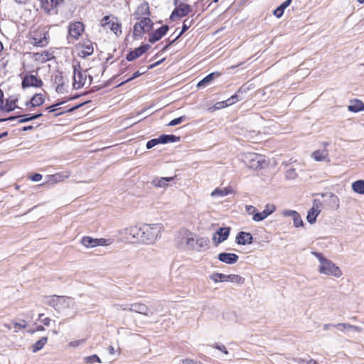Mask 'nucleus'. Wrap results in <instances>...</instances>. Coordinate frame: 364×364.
<instances>
[{"instance_id": "nucleus-36", "label": "nucleus", "mask_w": 364, "mask_h": 364, "mask_svg": "<svg viewBox=\"0 0 364 364\" xmlns=\"http://www.w3.org/2000/svg\"><path fill=\"white\" fill-rule=\"evenodd\" d=\"M48 341V337L44 336L32 345V351L36 353L41 350Z\"/></svg>"}, {"instance_id": "nucleus-15", "label": "nucleus", "mask_w": 364, "mask_h": 364, "mask_svg": "<svg viewBox=\"0 0 364 364\" xmlns=\"http://www.w3.org/2000/svg\"><path fill=\"white\" fill-rule=\"evenodd\" d=\"M275 206L273 204H267L262 212L257 213L252 216V220L255 222H259L267 218L275 210Z\"/></svg>"}, {"instance_id": "nucleus-12", "label": "nucleus", "mask_w": 364, "mask_h": 364, "mask_svg": "<svg viewBox=\"0 0 364 364\" xmlns=\"http://www.w3.org/2000/svg\"><path fill=\"white\" fill-rule=\"evenodd\" d=\"M53 82L55 85V91L58 93L63 94L65 92L64 85L66 82V80L63 76V73L61 72L57 71L54 75L53 76ZM68 82V80H67Z\"/></svg>"}, {"instance_id": "nucleus-31", "label": "nucleus", "mask_w": 364, "mask_h": 364, "mask_svg": "<svg viewBox=\"0 0 364 364\" xmlns=\"http://www.w3.org/2000/svg\"><path fill=\"white\" fill-rule=\"evenodd\" d=\"M161 144H167L169 142H177L180 141V137L173 134H162L159 136Z\"/></svg>"}, {"instance_id": "nucleus-39", "label": "nucleus", "mask_w": 364, "mask_h": 364, "mask_svg": "<svg viewBox=\"0 0 364 364\" xmlns=\"http://www.w3.org/2000/svg\"><path fill=\"white\" fill-rule=\"evenodd\" d=\"M228 282L242 284L245 282V278L238 274H228Z\"/></svg>"}, {"instance_id": "nucleus-51", "label": "nucleus", "mask_w": 364, "mask_h": 364, "mask_svg": "<svg viewBox=\"0 0 364 364\" xmlns=\"http://www.w3.org/2000/svg\"><path fill=\"white\" fill-rule=\"evenodd\" d=\"M186 116H181L178 118H176V119H173V120H171L168 124V126H171V127H173V126H176L177 124H181V122H183V121H185L186 119Z\"/></svg>"}, {"instance_id": "nucleus-11", "label": "nucleus", "mask_w": 364, "mask_h": 364, "mask_svg": "<svg viewBox=\"0 0 364 364\" xmlns=\"http://www.w3.org/2000/svg\"><path fill=\"white\" fill-rule=\"evenodd\" d=\"M31 43L40 47L47 46L48 43V33L47 32H34L31 37Z\"/></svg>"}, {"instance_id": "nucleus-40", "label": "nucleus", "mask_w": 364, "mask_h": 364, "mask_svg": "<svg viewBox=\"0 0 364 364\" xmlns=\"http://www.w3.org/2000/svg\"><path fill=\"white\" fill-rule=\"evenodd\" d=\"M49 181L53 183L63 181L65 178L68 177L67 175H64L63 173H55L54 175H51L49 176Z\"/></svg>"}, {"instance_id": "nucleus-49", "label": "nucleus", "mask_w": 364, "mask_h": 364, "mask_svg": "<svg viewBox=\"0 0 364 364\" xmlns=\"http://www.w3.org/2000/svg\"><path fill=\"white\" fill-rule=\"evenodd\" d=\"M297 176V173L294 168H289L285 173V177L288 180L294 179Z\"/></svg>"}, {"instance_id": "nucleus-64", "label": "nucleus", "mask_w": 364, "mask_h": 364, "mask_svg": "<svg viewBox=\"0 0 364 364\" xmlns=\"http://www.w3.org/2000/svg\"><path fill=\"white\" fill-rule=\"evenodd\" d=\"M42 175L40 173H35L31 177V179L33 181H40L42 179Z\"/></svg>"}, {"instance_id": "nucleus-19", "label": "nucleus", "mask_w": 364, "mask_h": 364, "mask_svg": "<svg viewBox=\"0 0 364 364\" xmlns=\"http://www.w3.org/2000/svg\"><path fill=\"white\" fill-rule=\"evenodd\" d=\"M235 242L240 245H250L253 242V237L250 232L241 231L237 233Z\"/></svg>"}, {"instance_id": "nucleus-42", "label": "nucleus", "mask_w": 364, "mask_h": 364, "mask_svg": "<svg viewBox=\"0 0 364 364\" xmlns=\"http://www.w3.org/2000/svg\"><path fill=\"white\" fill-rule=\"evenodd\" d=\"M210 279L215 282H228V274L214 273L210 276Z\"/></svg>"}, {"instance_id": "nucleus-22", "label": "nucleus", "mask_w": 364, "mask_h": 364, "mask_svg": "<svg viewBox=\"0 0 364 364\" xmlns=\"http://www.w3.org/2000/svg\"><path fill=\"white\" fill-rule=\"evenodd\" d=\"M218 259L223 263L232 264L237 262L239 257L235 253L221 252L218 255Z\"/></svg>"}, {"instance_id": "nucleus-1", "label": "nucleus", "mask_w": 364, "mask_h": 364, "mask_svg": "<svg viewBox=\"0 0 364 364\" xmlns=\"http://www.w3.org/2000/svg\"><path fill=\"white\" fill-rule=\"evenodd\" d=\"M311 253L318 259L320 262V265L318 267V272L320 274H326L328 276H333L337 278L342 275V272L340 268L331 260L325 258L321 253L316 252H312Z\"/></svg>"}, {"instance_id": "nucleus-7", "label": "nucleus", "mask_w": 364, "mask_h": 364, "mask_svg": "<svg viewBox=\"0 0 364 364\" xmlns=\"http://www.w3.org/2000/svg\"><path fill=\"white\" fill-rule=\"evenodd\" d=\"M73 87L75 90H78L85 85L87 79L85 70H82L79 63L73 65Z\"/></svg>"}, {"instance_id": "nucleus-62", "label": "nucleus", "mask_w": 364, "mask_h": 364, "mask_svg": "<svg viewBox=\"0 0 364 364\" xmlns=\"http://www.w3.org/2000/svg\"><path fill=\"white\" fill-rule=\"evenodd\" d=\"M115 306L117 309L129 311L130 304H116Z\"/></svg>"}, {"instance_id": "nucleus-28", "label": "nucleus", "mask_w": 364, "mask_h": 364, "mask_svg": "<svg viewBox=\"0 0 364 364\" xmlns=\"http://www.w3.org/2000/svg\"><path fill=\"white\" fill-rule=\"evenodd\" d=\"M44 97L42 94H36L33 96L29 102H27L26 105H31V107H37L43 105L44 103Z\"/></svg>"}, {"instance_id": "nucleus-43", "label": "nucleus", "mask_w": 364, "mask_h": 364, "mask_svg": "<svg viewBox=\"0 0 364 364\" xmlns=\"http://www.w3.org/2000/svg\"><path fill=\"white\" fill-rule=\"evenodd\" d=\"M94 49L92 43H89L87 44L84 45V50H82V56L87 57L91 55L93 53Z\"/></svg>"}, {"instance_id": "nucleus-29", "label": "nucleus", "mask_w": 364, "mask_h": 364, "mask_svg": "<svg viewBox=\"0 0 364 364\" xmlns=\"http://www.w3.org/2000/svg\"><path fill=\"white\" fill-rule=\"evenodd\" d=\"M291 1L292 0H286L284 2H283L279 6H278L274 11V15L277 18H281L284 14L285 9L287 8L291 4Z\"/></svg>"}, {"instance_id": "nucleus-8", "label": "nucleus", "mask_w": 364, "mask_h": 364, "mask_svg": "<svg viewBox=\"0 0 364 364\" xmlns=\"http://www.w3.org/2000/svg\"><path fill=\"white\" fill-rule=\"evenodd\" d=\"M141 227L132 226L124 230V234L126 240L132 243L140 242L141 241Z\"/></svg>"}, {"instance_id": "nucleus-13", "label": "nucleus", "mask_w": 364, "mask_h": 364, "mask_svg": "<svg viewBox=\"0 0 364 364\" xmlns=\"http://www.w3.org/2000/svg\"><path fill=\"white\" fill-rule=\"evenodd\" d=\"M43 85V81L33 75H26L22 80V87H41Z\"/></svg>"}, {"instance_id": "nucleus-38", "label": "nucleus", "mask_w": 364, "mask_h": 364, "mask_svg": "<svg viewBox=\"0 0 364 364\" xmlns=\"http://www.w3.org/2000/svg\"><path fill=\"white\" fill-rule=\"evenodd\" d=\"M353 190L358 193L364 194V181L358 180L353 183Z\"/></svg>"}, {"instance_id": "nucleus-46", "label": "nucleus", "mask_w": 364, "mask_h": 364, "mask_svg": "<svg viewBox=\"0 0 364 364\" xmlns=\"http://www.w3.org/2000/svg\"><path fill=\"white\" fill-rule=\"evenodd\" d=\"M242 92V88H240L237 93L231 96L230 98H228L226 100L225 105V106H230L231 105H233L236 102L240 100L241 99L239 98L237 93Z\"/></svg>"}, {"instance_id": "nucleus-6", "label": "nucleus", "mask_w": 364, "mask_h": 364, "mask_svg": "<svg viewBox=\"0 0 364 364\" xmlns=\"http://www.w3.org/2000/svg\"><path fill=\"white\" fill-rule=\"evenodd\" d=\"M159 305L154 304L149 307L145 304L136 302L130 304L129 311L142 314L146 316H151L155 312H157Z\"/></svg>"}, {"instance_id": "nucleus-21", "label": "nucleus", "mask_w": 364, "mask_h": 364, "mask_svg": "<svg viewBox=\"0 0 364 364\" xmlns=\"http://www.w3.org/2000/svg\"><path fill=\"white\" fill-rule=\"evenodd\" d=\"M193 21L185 19L183 23V26L181 31L179 33L173 38L172 41H170L169 38L167 40L168 43L161 49L162 51H165L168 49V48L173 43L176 41H177L181 35H183L192 25Z\"/></svg>"}, {"instance_id": "nucleus-52", "label": "nucleus", "mask_w": 364, "mask_h": 364, "mask_svg": "<svg viewBox=\"0 0 364 364\" xmlns=\"http://www.w3.org/2000/svg\"><path fill=\"white\" fill-rule=\"evenodd\" d=\"M143 74V73H140L139 71H136L135 72L133 75L129 78H127V80H125L124 81H123L122 82H121L118 86L120 87L122 85H123L124 84L128 82H130L131 80L141 76V75Z\"/></svg>"}, {"instance_id": "nucleus-34", "label": "nucleus", "mask_w": 364, "mask_h": 364, "mask_svg": "<svg viewBox=\"0 0 364 364\" xmlns=\"http://www.w3.org/2000/svg\"><path fill=\"white\" fill-rule=\"evenodd\" d=\"M81 244L87 248L95 247L97 244L96 238L85 236L81 239Z\"/></svg>"}, {"instance_id": "nucleus-48", "label": "nucleus", "mask_w": 364, "mask_h": 364, "mask_svg": "<svg viewBox=\"0 0 364 364\" xmlns=\"http://www.w3.org/2000/svg\"><path fill=\"white\" fill-rule=\"evenodd\" d=\"M292 219L294 221V225L296 228L302 227L304 225V222H303L301 217L299 213H296V215L292 218Z\"/></svg>"}, {"instance_id": "nucleus-56", "label": "nucleus", "mask_w": 364, "mask_h": 364, "mask_svg": "<svg viewBox=\"0 0 364 364\" xmlns=\"http://www.w3.org/2000/svg\"><path fill=\"white\" fill-rule=\"evenodd\" d=\"M43 315V314H40L38 316V320H40L45 326H49L51 322V319L48 317L41 319Z\"/></svg>"}, {"instance_id": "nucleus-63", "label": "nucleus", "mask_w": 364, "mask_h": 364, "mask_svg": "<svg viewBox=\"0 0 364 364\" xmlns=\"http://www.w3.org/2000/svg\"><path fill=\"white\" fill-rule=\"evenodd\" d=\"M64 103V102H58L53 105H51L48 107H47L46 109L50 112H55V110H57V109L55 108L56 107L60 105H63Z\"/></svg>"}, {"instance_id": "nucleus-10", "label": "nucleus", "mask_w": 364, "mask_h": 364, "mask_svg": "<svg viewBox=\"0 0 364 364\" xmlns=\"http://www.w3.org/2000/svg\"><path fill=\"white\" fill-rule=\"evenodd\" d=\"M181 244L188 250H194L196 240L193 234L190 231L185 230L181 235Z\"/></svg>"}, {"instance_id": "nucleus-16", "label": "nucleus", "mask_w": 364, "mask_h": 364, "mask_svg": "<svg viewBox=\"0 0 364 364\" xmlns=\"http://www.w3.org/2000/svg\"><path fill=\"white\" fill-rule=\"evenodd\" d=\"M320 203L314 200L313 203V206L311 209L309 210L306 220L310 224H314L316 221V218L319 215L320 210Z\"/></svg>"}, {"instance_id": "nucleus-23", "label": "nucleus", "mask_w": 364, "mask_h": 364, "mask_svg": "<svg viewBox=\"0 0 364 364\" xmlns=\"http://www.w3.org/2000/svg\"><path fill=\"white\" fill-rule=\"evenodd\" d=\"M102 26H107L111 31H114L116 35H117V32L119 31L120 33L121 31V24L117 21H113L109 20V16H105L102 20Z\"/></svg>"}, {"instance_id": "nucleus-26", "label": "nucleus", "mask_w": 364, "mask_h": 364, "mask_svg": "<svg viewBox=\"0 0 364 364\" xmlns=\"http://www.w3.org/2000/svg\"><path fill=\"white\" fill-rule=\"evenodd\" d=\"M350 105L348 106V109L354 113L364 111V103L358 99H353L349 101Z\"/></svg>"}, {"instance_id": "nucleus-20", "label": "nucleus", "mask_w": 364, "mask_h": 364, "mask_svg": "<svg viewBox=\"0 0 364 364\" xmlns=\"http://www.w3.org/2000/svg\"><path fill=\"white\" fill-rule=\"evenodd\" d=\"M168 26L164 25L153 33L149 36V41L151 43H154L159 41L163 36H164L168 31Z\"/></svg>"}, {"instance_id": "nucleus-35", "label": "nucleus", "mask_w": 364, "mask_h": 364, "mask_svg": "<svg viewBox=\"0 0 364 364\" xmlns=\"http://www.w3.org/2000/svg\"><path fill=\"white\" fill-rule=\"evenodd\" d=\"M328 151L326 150H317L313 152L312 156L315 161H322L328 157Z\"/></svg>"}, {"instance_id": "nucleus-41", "label": "nucleus", "mask_w": 364, "mask_h": 364, "mask_svg": "<svg viewBox=\"0 0 364 364\" xmlns=\"http://www.w3.org/2000/svg\"><path fill=\"white\" fill-rule=\"evenodd\" d=\"M177 8L179 10V13H181V17L185 16L191 12L190 5L187 4H181Z\"/></svg>"}, {"instance_id": "nucleus-2", "label": "nucleus", "mask_w": 364, "mask_h": 364, "mask_svg": "<svg viewBox=\"0 0 364 364\" xmlns=\"http://www.w3.org/2000/svg\"><path fill=\"white\" fill-rule=\"evenodd\" d=\"M141 241L140 242L151 245L154 244L160 237L162 230L161 224H145L141 227Z\"/></svg>"}, {"instance_id": "nucleus-25", "label": "nucleus", "mask_w": 364, "mask_h": 364, "mask_svg": "<svg viewBox=\"0 0 364 364\" xmlns=\"http://www.w3.org/2000/svg\"><path fill=\"white\" fill-rule=\"evenodd\" d=\"M149 14L150 12L149 4L147 2H144L137 7L136 11L134 14V16L136 19L139 20L143 18V16H149Z\"/></svg>"}, {"instance_id": "nucleus-60", "label": "nucleus", "mask_w": 364, "mask_h": 364, "mask_svg": "<svg viewBox=\"0 0 364 364\" xmlns=\"http://www.w3.org/2000/svg\"><path fill=\"white\" fill-rule=\"evenodd\" d=\"M298 213L295 210H286L283 212V215L285 216V217H291L293 218L294 216L296 215V214Z\"/></svg>"}, {"instance_id": "nucleus-47", "label": "nucleus", "mask_w": 364, "mask_h": 364, "mask_svg": "<svg viewBox=\"0 0 364 364\" xmlns=\"http://www.w3.org/2000/svg\"><path fill=\"white\" fill-rule=\"evenodd\" d=\"M96 247L97 246H108L112 243V239H105V238H96Z\"/></svg>"}, {"instance_id": "nucleus-24", "label": "nucleus", "mask_w": 364, "mask_h": 364, "mask_svg": "<svg viewBox=\"0 0 364 364\" xmlns=\"http://www.w3.org/2000/svg\"><path fill=\"white\" fill-rule=\"evenodd\" d=\"M176 178L173 177H156L154 178L151 183L156 188H166L168 186V183L173 181Z\"/></svg>"}, {"instance_id": "nucleus-54", "label": "nucleus", "mask_w": 364, "mask_h": 364, "mask_svg": "<svg viewBox=\"0 0 364 364\" xmlns=\"http://www.w3.org/2000/svg\"><path fill=\"white\" fill-rule=\"evenodd\" d=\"M331 203L333 204L337 208L339 207V198L333 193L330 195Z\"/></svg>"}, {"instance_id": "nucleus-9", "label": "nucleus", "mask_w": 364, "mask_h": 364, "mask_svg": "<svg viewBox=\"0 0 364 364\" xmlns=\"http://www.w3.org/2000/svg\"><path fill=\"white\" fill-rule=\"evenodd\" d=\"M63 0H41V8L50 14H56L58 7L63 3Z\"/></svg>"}, {"instance_id": "nucleus-59", "label": "nucleus", "mask_w": 364, "mask_h": 364, "mask_svg": "<svg viewBox=\"0 0 364 364\" xmlns=\"http://www.w3.org/2000/svg\"><path fill=\"white\" fill-rule=\"evenodd\" d=\"M245 210L249 215H252L253 216L256 214V208L253 205H245Z\"/></svg>"}, {"instance_id": "nucleus-61", "label": "nucleus", "mask_w": 364, "mask_h": 364, "mask_svg": "<svg viewBox=\"0 0 364 364\" xmlns=\"http://www.w3.org/2000/svg\"><path fill=\"white\" fill-rule=\"evenodd\" d=\"M196 245H198L201 247H203L204 246L205 247L208 246L207 240H204L203 238H200V239L196 240Z\"/></svg>"}, {"instance_id": "nucleus-50", "label": "nucleus", "mask_w": 364, "mask_h": 364, "mask_svg": "<svg viewBox=\"0 0 364 364\" xmlns=\"http://www.w3.org/2000/svg\"><path fill=\"white\" fill-rule=\"evenodd\" d=\"M161 144V141L159 140V138H156V139H151V140L147 141L146 147L147 149H150L154 147L155 146H156L157 144Z\"/></svg>"}, {"instance_id": "nucleus-14", "label": "nucleus", "mask_w": 364, "mask_h": 364, "mask_svg": "<svg viewBox=\"0 0 364 364\" xmlns=\"http://www.w3.org/2000/svg\"><path fill=\"white\" fill-rule=\"evenodd\" d=\"M151 48L150 45L145 44L130 51L126 56L128 61H132L145 53Z\"/></svg>"}, {"instance_id": "nucleus-45", "label": "nucleus", "mask_w": 364, "mask_h": 364, "mask_svg": "<svg viewBox=\"0 0 364 364\" xmlns=\"http://www.w3.org/2000/svg\"><path fill=\"white\" fill-rule=\"evenodd\" d=\"M17 99H7L5 103V109L7 111L14 110L17 107L16 106V102Z\"/></svg>"}, {"instance_id": "nucleus-5", "label": "nucleus", "mask_w": 364, "mask_h": 364, "mask_svg": "<svg viewBox=\"0 0 364 364\" xmlns=\"http://www.w3.org/2000/svg\"><path fill=\"white\" fill-rule=\"evenodd\" d=\"M153 22L149 17H144L134 26L133 36L134 39L141 38L144 33L150 31L153 27Z\"/></svg>"}, {"instance_id": "nucleus-53", "label": "nucleus", "mask_w": 364, "mask_h": 364, "mask_svg": "<svg viewBox=\"0 0 364 364\" xmlns=\"http://www.w3.org/2000/svg\"><path fill=\"white\" fill-rule=\"evenodd\" d=\"M212 347L222 351L225 355L228 354V351L227 350L225 346L223 344L216 343L213 344Z\"/></svg>"}, {"instance_id": "nucleus-18", "label": "nucleus", "mask_w": 364, "mask_h": 364, "mask_svg": "<svg viewBox=\"0 0 364 364\" xmlns=\"http://www.w3.org/2000/svg\"><path fill=\"white\" fill-rule=\"evenodd\" d=\"M230 228H220L214 233L213 240L216 243H221L226 240L230 235Z\"/></svg>"}, {"instance_id": "nucleus-55", "label": "nucleus", "mask_w": 364, "mask_h": 364, "mask_svg": "<svg viewBox=\"0 0 364 364\" xmlns=\"http://www.w3.org/2000/svg\"><path fill=\"white\" fill-rule=\"evenodd\" d=\"M85 339H84V338L75 340V341H70L69 343V346L71 347L75 348V347L79 346L80 345L85 343Z\"/></svg>"}, {"instance_id": "nucleus-30", "label": "nucleus", "mask_w": 364, "mask_h": 364, "mask_svg": "<svg viewBox=\"0 0 364 364\" xmlns=\"http://www.w3.org/2000/svg\"><path fill=\"white\" fill-rule=\"evenodd\" d=\"M219 76L218 73H211L199 81L197 84L198 87H205L208 85L215 77V76Z\"/></svg>"}, {"instance_id": "nucleus-3", "label": "nucleus", "mask_w": 364, "mask_h": 364, "mask_svg": "<svg viewBox=\"0 0 364 364\" xmlns=\"http://www.w3.org/2000/svg\"><path fill=\"white\" fill-rule=\"evenodd\" d=\"M46 304L60 313L75 306L74 299L65 296H51L48 298Z\"/></svg>"}, {"instance_id": "nucleus-4", "label": "nucleus", "mask_w": 364, "mask_h": 364, "mask_svg": "<svg viewBox=\"0 0 364 364\" xmlns=\"http://www.w3.org/2000/svg\"><path fill=\"white\" fill-rule=\"evenodd\" d=\"M242 160L245 166L252 169H257L262 167L265 160L260 154L255 153H246L242 154Z\"/></svg>"}, {"instance_id": "nucleus-33", "label": "nucleus", "mask_w": 364, "mask_h": 364, "mask_svg": "<svg viewBox=\"0 0 364 364\" xmlns=\"http://www.w3.org/2000/svg\"><path fill=\"white\" fill-rule=\"evenodd\" d=\"M336 327L338 328L341 331H348L351 330L355 332H360L362 328L359 326H353L349 323H338L336 324Z\"/></svg>"}, {"instance_id": "nucleus-57", "label": "nucleus", "mask_w": 364, "mask_h": 364, "mask_svg": "<svg viewBox=\"0 0 364 364\" xmlns=\"http://www.w3.org/2000/svg\"><path fill=\"white\" fill-rule=\"evenodd\" d=\"M13 325L15 328L24 329L27 326V323L25 320H22L21 322H20V323H16V322L13 323Z\"/></svg>"}, {"instance_id": "nucleus-27", "label": "nucleus", "mask_w": 364, "mask_h": 364, "mask_svg": "<svg viewBox=\"0 0 364 364\" xmlns=\"http://www.w3.org/2000/svg\"><path fill=\"white\" fill-rule=\"evenodd\" d=\"M36 60L41 63H44L53 58V53L48 51H43V53H36L33 54Z\"/></svg>"}, {"instance_id": "nucleus-44", "label": "nucleus", "mask_w": 364, "mask_h": 364, "mask_svg": "<svg viewBox=\"0 0 364 364\" xmlns=\"http://www.w3.org/2000/svg\"><path fill=\"white\" fill-rule=\"evenodd\" d=\"M83 360L87 364H93L95 363H101L100 358L97 355H92L90 356H86L83 358Z\"/></svg>"}, {"instance_id": "nucleus-32", "label": "nucleus", "mask_w": 364, "mask_h": 364, "mask_svg": "<svg viewBox=\"0 0 364 364\" xmlns=\"http://www.w3.org/2000/svg\"><path fill=\"white\" fill-rule=\"evenodd\" d=\"M232 192L231 188H216L211 193L212 197H224Z\"/></svg>"}, {"instance_id": "nucleus-37", "label": "nucleus", "mask_w": 364, "mask_h": 364, "mask_svg": "<svg viewBox=\"0 0 364 364\" xmlns=\"http://www.w3.org/2000/svg\"><path fill=\"white\" fill-rule=\"evenodd\" d=\"M41 116H43L42 113H38V114H35L21 115V116L18 117L21 118L18 120V122L19 123H25V122H29V121H31V120H33V119H38Z\"/></svg>"}, {"instance_id": "nucleus-17", "label": "nucleus", "mask_w": 364, "mask_h": 364, "mask_svg": "<svg viewBox=\"0 0 364 364\" xmlns=\"http://www.w3.org/2000/svg\"><path fill=\"white\" fill-rule=\"evenodd\" d=\"M84 31V25L79 21L71 23L69 26V36L74 39H77Z\"/></svg>"}, {"instance_id": "nucleus-58", "label": "nucleus", "mask_w": 364, "mask_h": 364, "mask_svg": "<svg viewBox=\"0 0 364 364\" xmlns=\"http://www.w3.org/2000/svg\"><path fill=\"white\" fill-rule=\"evenodd\" d=\"M183 363V364H200L201 363L200 361H197V360H195L193 359H191V358H186V359H181L180 360V363Z\"/></svg>"}]
</instances>
